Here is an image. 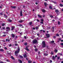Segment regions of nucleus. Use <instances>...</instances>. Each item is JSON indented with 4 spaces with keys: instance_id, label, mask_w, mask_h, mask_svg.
<instances>
[{
    "instance_id": "37",
    "label": "nucleus",
    "mask_w": 63,
    "mask_h": 63,
    "mask_svg": "<svg viewBox=\"0 0 63 63\" xmlns=\"http://www.w3.org/2000/svg\"><path fill=\"white\" fill-rule=\"evenodd\" d=\"M17 53H15V55L16 56H18V54H17Z\"/></svg>"
},
{
    "instance_id": "35",
    "label": "nucleus",
    "mask_w": 63,
    "mask_h": 63,
    "mask_svg": "<svg viewBox=\"0 0 63 63\" xmlns=\"http://www.w3.org/2000/svg\"><path fill=\"white\" fill-rule=\"evenodd\" d=\"M12 21V20H8V21H9V22H11Z\"/></svg>"
},
{
    "instance_id": "11",
    "label": "nucleus",
    "mask_w": 63,
    "mask_h": 63,
    "mask_svg": "<svg viewBox=\"0 0 63 63\" xmlns=\"http://www.w3.org/2000/svg\"><path fill=\"white\" fill-rule=\"evenodd\" d=\"M11 7L13 9H16V7L15 6H11Z\"/></svg>"
},
{
    "instance_id": "44",
    "label": "nucleus",
    "mask_w": 63,
    "mask_h": 63,
    "mask_svg": "<svg viewBox=\"0 0 63 63\" xmlns=\"http://www.w3.org/2000/svg\"><path fill=\"white\" fill-rule=\"evenodd\" d=\"M6 61L7 62H10V61L8 59Z\"/></svg>"
},
{
    "instance_id": "21",
    "label": "nucleus",
    "mask_w": 63,
    "mask_h": 63,
    "mask_svg": "<svg viewBox=\"0 0 63 63\" xmlns=\"http://www.w3.org/2000/svg\"><path fill=\"white\" fill-rule=\"evenodd\" d=\"M42 11L43 13H45L46 11H45V10H44V9H42Z\"/></svg>"
},
{
    "instance_id": "16",
    "label": "nucleus",
    "mask_w": 63,
    "mask_h": 63,
    "mask_svg": "<svg viewBox=\"0 0 63 63\" xmlns=\"http://www.w3.org/2000/svg\"><path fill=\"white\" fill-rule=\"evenodd\" d=\"M23 56L24 58H26V57H27V55H26V54H25L23 55Z\"/></svg>"
},
{
    "instance_id": "19",
    "label": "nucleus",
    "mask_w": 63,
    "mask_h": 63,
    "mask_svg": "<svg viewBox=\"0 0 63 63\" xmlns=\"http://www.w3.org/2000/svg\"><path fill=\"white\" fill-rule=\"evenodd\" d=\"M58 51V50H57L56 49H55L54 50V51L55 52H56V53Z\"/></svg>"
},
{
    "instance_id": "49",
    "label": "nucleus",
    "mask_w": 63,
    "mask_h": 63,
    "mask_svg": "<svg viewBox=\"0 0 63 63\" xmlns=\"http://www.w3.org/2000/svg\"><path fill=\"white\" fill-rule=\"evenodd\" d=\"M2 29L3 30H4L5 29V27H2Z\"/></svg>"
},
{
    "instance_id": "58",
    "label": "nucleus",
    "mask_w": 63,
    "mask_h": 63,
    "mask_svg": "<svg viewBox=\"0 0 63 63\" xmlns=\"http://www.w3.org/2000/svg\"><path fill=\"white\" fill-rule=\"evenodd\" d=\"M52 29H53V30H54V27H52Z\"/></svg>"
},
{
    "instance_id": "27",
    "label": "nucleus",
    "mask_w": 63,
    "mask_h": 63,
    "mask_svg": "<svg viewBox=\"0 0 63 63\" xmlns=\"http://www.w3.org/2000/svg\"><path fill=\"white\" fill-rule=\"evenodd\" d=\"M28 63H31L32 62V61H30V60H29L28 61Z\"/></svg>"
},
{
    "instance_id": "62",
    "label": "nucleus",
    "mask_w": 63,
    "mask_h": 63,
    "mask_svg": "<svg viewBox=\"0 0 63 63\" xmlns=\"http://www.w3.org/2000/svg\"><path fill=\"white\" fill-rule=\"evenodd\" d=\"M33 30H35V27L33 28Z\"/></svg>"
},
{
    "instance_id": "45",
    "label": "nucleus",
    "mask_w": 63,
    "mask_h": 63,
    "mask_svg": "<svg viewBox=\"0 0 63 63\" xmlns=\"http://www.w3.org/2000/svg\"><path fill=\"white\" fill-rule=\"evenodd\" d=\"M47 29H50V27H48Z\"/></svg>"
},
{
    "instance_id": "48",
    "label": "nucleus",
    "mask_w": 63,
    "mask_h": 63,
    "mask_svg": "<svg viewBox=\"0 0 63 63\" xmlns=\"http://www.w3.org/2000/svg\"><path fill=\"white\" fill-rule=\"evenodd\" d=\"M50 63H52V61L51 60H50Z\"/></svg>"
},
{
    "instance_id": "42",
    "label": "nucleus",
    "mask_w": 63,
    "mask_h": 63,
    "mask_svg": "<svg viewBox=\"0 0 63 63\" xmlns=\"http://www.w3.org/2000/svg\"><path fill=\"white\" fill-rule=\"evenodd\" d=\"M38 50V49L37 48H36L35 49V51H37Z\"/></svg>"
},
{
    "instance_id": "50",
    "label": "nucleus",
    "mask_w": 63,
    "mask_h": 63,
    "mask_svg": "<svg viewBox=\"0 0 63 63\" xmlns=\"http://www.w3.org/2000/svg\"><path fill=\"white\" fill-rule=\"evenodd\" d=\"M36 20L38 22H40V21H39V20L38 19H37Z\"/></svg>"
},
{
    "instance_id": "32",
    "label": "nucleus",
    "mask_w": 63,
    "mask_h": 63,
    "mask_svg": "<svg viewBox=\"0 0 63 63\" xmlns=\"http://www.w3.org/2000/svg\"><path fill=\"white\" fill-rule=\"evenodd\" d=\"M11 58L12 59H13L14 60H15V58L13 57V56H11Z\"/></svg>"
},
{
    "instance_id": "2",
    "label": "nucleus",
    "mask_w": 63,
    "mask_h": 63,
    "mask_svg": "<svg viewBox=\"0 0 63 63\" xmlns=\"http://www.w3.org/2000/svg\"><path fill=\"white\" fill-rule=\"evenodd\" d=\"M20 51V48L19 47H18L17 51H16L15 52V53H19V51Z\"/></svg>"
},
{
    "instance_id": "47",
    "label": "nucleus",
    "mask_w": 63,
    "mask_h": 63,
    "mask_svg": "<svg viewBox=\"0 0 63 63\" xmlns=\"http://www.w3.org/2000/svg\"><path fill=\"white\" fill-rule=\"evenodd\" d=\"M50 16V17H51V18H52V17H53V16H52V15Z\"/></svg>"
},
{
    "instance_id": "31",
    "label": "nucleus",
    "mask_w": 63,
    "mask_h": 63,
    "mask_svg": "<svg viewBox=\"0 0 63 63\" xmlns=\"http://www.w3.org/2000/svg\"><path fill=\"white\" fill-rule=\"evenodd\" d=\"M11 58L12 59H13L14 60H15V58L13 57V56H11Z\"/></svg>"
},
{
    "instance_id": "34",
    "label": "nucleus",
    "mask_w": 63,
    "mask_h": 63,
    "mask_svg": "<svg viewBox=\"0 0 63 63\" xmlns=\"http://www.w3.org/2000/svg\"><path fill=\"white\" fill-rule=\"evenodd\" d=\"M20 57L21 58H23V56H20Z\"/></svg>"
},
{
    "instance_id": "26",
    "label": "nucleus",
    "mask_w": 63,
    "mask_h": 63,
    "mask_svg": "<svg viewBox=\"0 0 63 63\" xmlns=\"http://www.w3.org/2000/svg\"><path fill=\"white\" fill-rule=\"evenodd\" d=\"M54 43V41L53 40L50 42L51 43Z\"/></svg>"
},
{
    "instance_id": "53",
    "label": "nucleus",
    "mask_w": 63,
    "mask_h": 63,
    "mask_svg": "<svg viewBox=\"0 0 63 63\" xmlns=\"http://www.w3.org/2000/svg\"><path fill=\"white\" fill-rule=\"evenodd\" d=\"M53 38L54 39H55V38H56V36H54L53 37Z\"/></svg>"
},
{
    "instance_id": "46",
    "label": "nucleus",
    "mask_w": 63,
    "mask_h": 63,
    "mask_svg": "<svg viewBox=\"0 0 63 63\" xmlns=\"http://www.w3.org/2000/svg\"><path fill=\"white\" fill-rule=\"evenodd\" d=\"M40 23H42V24H43V23H44V22H42V21H41L40 22Z\"/></svg>"
},
{
    "instance_id": "64",
    "label": "nucleus",
    "mask_w": 63,
    "mask_h": 63,
    "mask_svg": "<svg viewBox=\"0 0 63 63\" xmlns=\"http://www.w3.org/2000/svg\"><path fill=\"white\" fill-rule=\"evenodd\" d=\"M24 38L25 39H26V36H24Z\"/></svg>"
},
{
    "instance_id": "9",
    "label": "nucleus",
    "mask_w": 63,
    "mask_h": 63,
    "mask_svg": "<svg viewBox=\"0 0 63 63\" xmlns=\"http://www.w3.org/2000/svg\"><path fill=\"white\" fill-rule=\"evenodd\" d=\"M49 9H51V10H52V7L51 6H49Z\"/></svg>"
},
{
    "instance_id": "33",
    "label": "nucleus",
    "mask_w": 63,
    "mask_h": 63,
    "mask_svg": "<svg viewBox=\"0 0 63 63\" xmlns=\"http://www.w3.org/2000/svg\"><path fill=\"white\" fill-rule=\"evenodd\" d=\"M23 21V20H21L19 21V22L21 23V22H22V21Z\"/></svg>"
},
{
    "instance_id": "38",
    "label": "nucleus",
    "mask_w": 63,
    "mask_h": 63,
    "mask_svg": "<svg viewBox=\"0 0 63 63\" xmlns=\"http://www.w3.org/2000/svg\"><path fill=\"white\" fill-rule=\"evenodd\" d=\"M35 28L36 30H37V29H39V27H35Z\"/></svg>"
},
{
    "instance_id": "63",
    "label": "nucleus",
    "mask_w": 63,
    "mask_h": 63,
    "mask_svg": "<svg viewBox=\"0 0 63 63\" xmlns=\"http://www.w3.org/2000/svg\"><path fill=\"white\" fill-rule=\"evenodd\" d=\"M46 35L47 37V34H46Z\"/></svg>"
},
{
    "instance_id": "57",
    "label": "nucleus",
    "mask_w": 63,
    "mask_h": 63,
    "mask_svg": "<svg viewBox=\"0 0 63 63\" xmlns=\"http://www.w3.org/2000/svg\"><path fill=\"white\" fill-rule=\"evenodd\" d=\"M15 45L16 46H17V44H15Z\"/></svg>"
},
{
    "instance_id": "12",
    "label": "nucleus",
    "mask_w": 63,
    "mask_h": 63,
    "mask_svg": "<svg viewBox=\"0 0 63 63\" xmlns=\"http://www.w3.org/2000/svg\"><path fill=\"white\" fill-rule=\"evenodd\" d=\"M6 42L8 41V42H10V39H6Z\"/></svg>"
},
{
    "instance_id": "14",
    "label": "nucleus",
    "mask_w": 63,
    "mask_h": 63,
    "mask_svg": "<svg viewBox=\"0 0 63 63\" xmlns=\"http://www.w3.org/2000/svg\"><path fill=\"white\" fill-rule=\"evenodd\" d=\"M25 49L26 50H27V51H29V49H28L27 47H26L25 48Z\"/></svg>"
},
{
    "instance_id": "10",
    "label": "nucleus",
    "mask_w": 63,
    "mask_h": 63,
    "mask_svg": "<svg viewBox=\"0 0 63 63\" xmlns=\"http://www.w3.org/2000/svg\"><path fill=\"white\" fill-rule=\"evenodd\" d=\"M32 21L30 22H29V24L30 25H31L32 24Z\"/></svg>"
},
{
    "instance_id": "28",
    "label": "nucleus",
    "mask_w": 63,
    "mask_h": 63,
    "mask_svg": "<svg viewBox=\"0 0 63 63\" xmlns=\"http://www.w3.org/2000/svg\"><path fill=\"white\" fill-rule=\"evenodd\" d=\"M50 37V35H49V34H47V38H49Z\"/></svg>"
},
{
    "instance_id": "3",
    "label": "nucleus",
    "mask_w": 63,
    "mask_h": 63,
    "mask_svg": "<svg viewBox=\"0 0 63 63\" xmlns=\"http://www.w3.org/2000/svg\"><path fill=\"white\" fill-rule=\"evenodd\" d=\"M32 43L33 44H35L37 43V40L36 39H34L32 41Z\"/></svg>"
},
{
    "instance_id": "6",
    "label": "nucleus",
    "mask_w": 63,
    "mask_h": 63,
    "mask_svg": "<svg viewBox=\"0 0 63 63\" xmlns=\"http://www.w3.org/2000/svg\"><path fill=\"white\" fill-rule=\"evenodd\" d=\"M20 16H22V10H21L20 12Z\"/></svg>"
},
{
    "instance_id": "56",
    "label": "nucleus",
    "mask_w": 63,
    "mask_h": 63,
    "mask_svg": "<svg viewBox=\"0 0 63 63\" xmlns=\"http://www.w3.org/2000/svg\"><path fill=\"white\" fill-rule=\"evenodd\" d=\"M59 41H61V38H60L59 39Z\"/></svg>"
},
{
    "instance_id": "22",
    "label": "nucleus",
    "mask_w": 63,
    "mask_h": 63,
    "mask_svg": "<svg viewBox=\"0 0 63 63\" xmlns=\"http://www.w3.org/2000/svg\"><path fill=\"white\" fill-rule=\"evenodd\" d=\"M44 55L45 56H47V54L46 53H44Z\"/></svg>"
},
{
    "instance_id": "13",
    "label": "nucleus",
    "mask_w": 63,
    "mask_h": 63,
    "mask_svg": "<svg viewBox=\"0 0 63 63\" xmlns=\"http://www.w3.org/2000/svg\"><path fill=\"white\" fill-rule=\"evenodd\" d=\"M51 1L53 3H54V4H57V3H56V2L55 1L54 2V1H53L52 0H51Z\"/></svg>"
},
{
    "instance_id": "60",
    "label": "nucleus",
    "mask_w": 63,
    "mask_h": 63,
    "mask_svg": "<svg viewBox=\"0 0 63 63\" xmlns=\"http://www.w3.org/2000/svg\"><path fill=\"white\" fill-rule=\"evenodd\" d=\"M3 37H5L6 36V35H5V34L3 35Z\"/></svg>"
},
{
    "instance_id": "41",
    "label": "nucleus",
    "mask_w": 63,
    "mask_h": 63,
    "mask_svg": "<svg viewBox=\"0 0 63 63\" xmlns=\"http://www.w3.org/2000/svg\"><path fill=\"white\" fill-rule=\"evenodd\" d=\"M56 35L57 36H59V34H56Z\"/></svg>"
},
{
    "instance_id": "15",
    "label": "nucleus",
    "mask_w": 63,
    "mask_h": 63,
    "mask_svg": "<svg viewBox=\"0 0 63 63\" xmlns=\"http://www.w3.org/2000/svg\"><path fill=\"white\" fill-rule=\"evenodd\" d=\"M52 58L53 60H55V57H54V56H53Z\"/></svg>"
},
{
    "instance_id": "29",
    "label": "nucleus",
    "mask_w": 63,
    "mask_h": 63,
    "mask_svg": "<svg viewBox=\"0 0 63 63\" xmlns=\"http://www.w3.org/2000/svg\"><path fill=\"white\" fill-rule=\"evenodd\" d=\"M60 6L61 7H63V4H60Z\"/></svg>"
},
{
    "instance_id": "24",
    "label": "nucleus",
    "mask_w": 63,
    "mask_h": 63,
    "mask_svg": "<svg viewBox=\"0 0 63 63\" xmlns=\"http://www.w3.org/2000/svg\"><path fill=\"white\" fill-rule=\"evenodd\" d=\"M53 53H54L53 51H51L50 53V54L51 55H53Z\"/></svg>"
},
{
    "instance_id": "36",
    "label": "nucleus",
    "mask_w": 63,
    "mask_h": 63,
    "mask_svg": "<svg viewBox=\"0 0 63 63\" xmlns=\"http://www.w3.org/2000/svg\"><path fill=\"white\" fill-rule=\"evenodd\" d=\"M58 24L59 25H60V22L59 21H58Z\"/></svg>"
},
{
    "instance_id": "51",
    "label": "nucleus",
    "mask_w": 63,
    "mask_h": 63,
    "mask_svg": "<svg viewBox=\"0 0 63 63\" xmlns=\"http://www.w3.org/2000/svg\"><path fill=\"white\" fill-rule=\"evenodd\" d=\"M60 58V57H58V58H57V59L58 60H59V59Z\"/></svg>"
},
{
    "instance_id": "40",
    "label": "nucleus",
    "mask_w": 63,
    "mask_h": 63,
    "mask_svg": "<svg viewBox=\"0 0 63 63\" xmlns=\"http://www.w3.org/2000/svg\"><path fill=\"white\" fill-rule=\"evenodd\" d=\"M41 21H44V19H41Z\"/></svg>"
},
{
    "instance_id": "25",
    "label": "nucleus",
    "mask_w": 63,
    "mask_h": 63,
    "mask_svg": "<svg viewBox=\"0 0 63 63\" xmlns=\"http://www.w3.org/2000/svg\"><path fill=\"white\" fill-rule=\"evenodd\" d=\"M61 45L62 46V47H63V43H61Z\"/></svg>"
},
{
    "instance_id": "59",
    "label": "nucleus",
    "mask_w": 63,
    "mask_h": 63,
    "mask_svg": "<svg viewBox=\"0 0 63 63\" xmlns=\"http://www.w3.org/2000/svg\"><path fill=\"white\" fill-rule=\"evenodd\" d=\"M34 47H35V48H36V47H37L35 45L34 46Z\"/></svg>"
},
{
    "instance_id": "8",
    "label": "nucleus",
    "mask_w": 63,
    "mask_h": 63,
    "mask_svg": "<svg viewBox=\"0 0 63 63\" xmlns=\"http://www.w3.org/2000/svg\"><path fill=\"white\" fill-rule=\"evenodd\" d=\"M44 5L45 6V7H47V2H44Z\"/></svg>"
},
{
    "instance_id": "23",
    "label": "nucleus",
    "mask_w": 63,
    "mask_h": 63,
    "mask_svg": "<svg viewBox=\"0 0 63 63\" xmlns=\"http://www.w3.org/2000/svg\"><path fill=\"white\" fill-rule=\"evenodd\" d=\"M38 17H40V18L42 17V16L39 14L38 15Z\"/></svg>"
},
{
    "instance_id": "52",
    "label": "nucleus",
    "mask_w": 63,
    "mask_h": 63,
    "mask_svg": "<svg viewBox=\"0 0 63 63\" xmlns=\"http://www.w3.org/2000/svg\"><path fill=\"white\" fill-rule=\"evenodd\" d=\"M4 48L5 49H6H6H7V48L6 47H4Z\"/></svg>"
},
{
    "instance_id": "55",
    "label": "nucleus",
    "mask_w": 63,
    "mask_h": 63,
    "mask_svg": "<svg viewBox=\"0 0 63 63\" xmlns=\"http://www.w3.org/2000/svg\"><path fill=\"white\" fill-rule=\"evenodd\" d=\"M0 15H1V16H2V15H3V13H0Z\"/></svg>"
},
{
    "instance_id": "30",
    "label": "nucleus",
    "mask_w": 63,
    "mask_h": 63,
    "mask_svg": "<svg viewBox=\"0 0 63 63\" xmlns=\"http://www.w3.org/2000/svg\"><path fill=\"white\" fill-rule=\"evenodd\" d=\"M2 26H4V25H5V24L4 23H3V24H2Z\"/></svg>"
},
{
    "instance_id": "20",
    "label": "nucleus",
    "mask_w": 63,
    "mask_h": 63,
    "mask_svg": "<svg viewBox=\"0 0 63 63\" xmlns=\"http://www.w3.org/2000/svg\"><path fill=\"white\" fill-rule=\"evenodd\" d=\"M12 37H15V35L14 34H11Z\"/></svg>"
},
{
    "instance_id": "1",
    "label": "nucleus",
    "mask_w": 63,
    "mask_h": 63,
    "mask_svg": "<svg viewBox=\"0 0 63 63\" xmlns=\"http://www.w3.org/2000/svg\"><path fill=\"white\" fill-rule=\"evenodd\" d=\"M42 43V47H46V45L45 41H43Z\"/></svg>"
},
{
    "instance_id": "54",
    "label": "nucleus",
    "mask_w": 63,
    "mask_h": 63,
    "mask_svg": "<svg viewBox=\"0 0 63 63\" xmlns=\"http://www.w3.org/2000/svg\"><path fill=\"white\" fill-rule=\"evenodd\" d=\"M9 47H12V44H10L9 45Z\"/></svg>"
},
{
    "instance_id": "5",
    "label": "nucleus",
    "mask_w": 63,
    "mask_h": 63,
    "mask_svg": "<svg viewBox=\"0 0 63 63\" xmlns=\"http://www.w3.org/2000/svg\"><path fill=\"white\" fill-rule=\"evenodd\" d=\"M11 28H12L11 30L13 31V30H14V29L15 28V26H12L11 27Z\"/></svg>"
},
{
    "instance_id": "61",
    "label": "nucleus",
    "mask_w": 63,
    "mask_h": 63,
    "mask_svg": "<svg viewBox=\"0 0 63 63\" xmlns=\"http://www.w3.org/2000/svg\"><path fill=\"white\" fill-rule=\"evenodd\" d=\"M43 30H40V32H42V31H43Z\"/></svg>"
},
{
    "instance_id": "7",
    "label": "nucleus",
    "mask_w": 63,
    "mask_h": 63,
    "mask_svg": "<svg viewBox=\"0 0 63 63\" xmlns=\"http://www.w3.org/2000/svg\"><path fill=\"white\" fill-rule=\"evenodd\" d=\"M6 29L7 30H8L9 31H10V28L9 27H6Z\"/></svg>"
},
{
    "instance_id": "39",
    "label": "nucleus",
    "mask_w": 63,
    "mask_h": 63,
    "mask_svg": "<svg viewBox=\"0 0 63 63\" xmlns=\"http://www.w3.org/2000/svg\"><path fill=\"white\" fill-rule=\"evenodd\" d=\"M25 46H27V43H25L24 44Z\"/></svg>"
},
{
    "instance_id": "17",
    "label": "nucleus",
    "mask_w": 63,
    "mask_h": 63,
    "mask_svg": "<svg viewBox=\"0 0 63 63\" xmlns=\"http://www.w3.org/2000/svg\"><path fill=\"white\" fill-rule=\"evenodd\" d=\"M18 61L19 62H20V63H22V61L21 60H18Z\"/></svg>"
},
{
    "instance_id": "18",
    "label": "nucleus",
    "mask_w": 63,
    "mask_h": 63,
    "mask_svg": "<svg viewBox=\"0 0 63 63\" xmlns=\"http://www.w3.org/2000/svg\"><path fill=\"white\" fill-rule=\"evenodd\" d=\"M4 51V50L3 49H0V51L2 52Z\"/></svg>"
},
{
    "instance_id": "4",
    "label": "nucleus",
    "mask_w": 63,
    "mask_h": 63,
    "mask_svg": "<svg viewBox=\"0 0 63 63\" xmlns=\"http://www.w3.org/2000/svg\"><path fill=\"white\" fill-rule=\"evenodd\" d=\"M55 13H56V14H58H58H59V11H58V10L57 9H56L55 10Z\"/></svg>"
},
{
    "instance_id": "43",
    "label": "nucleus",
    "mask_w": 63,
    "mask_h": 63,
    "mask_svg": "<svg viewBox=\"0 0 63 63\" xmlns=\"http://www.w3.org/2000/svg\"><path fill=\"white\" fill-rule=\"evenodd\" d=\"M39 35H40V34L38 33L37 34V36H38V37H40V36H39Z\"/></svg>"
}]
</instances>
